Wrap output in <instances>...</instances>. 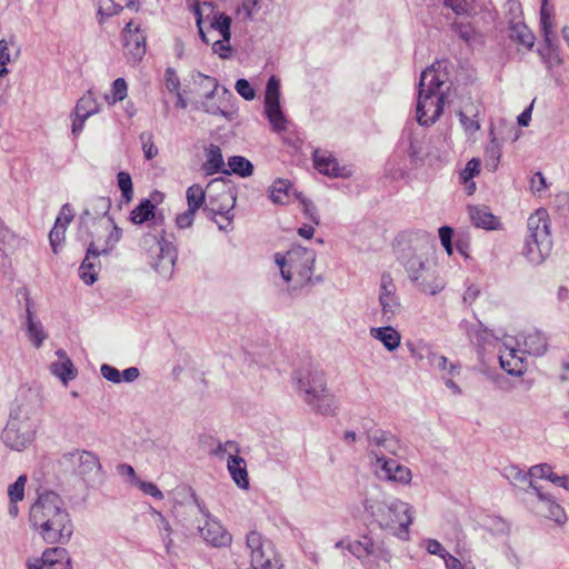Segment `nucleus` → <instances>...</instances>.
<instances>
[{
    "mask_svg": "<svg viewBox=\"0 0 569 569\" xmlns=\"http://www.w3.org/2000/svg\"><path fill=\"white\" fill-rule=\"evenodd\" d=\"M218 90L208 89L203 92L204 100L202 101V109L210 114L213 116H222L227 117L226 111H223L219 106L212 102L213 97L216 96Z\"/></svg>",
    "mask_w": 569,
    "mask_h": 569,
    "instance_id": "nucleus-47",
    "label": "nucleus"
},
{
    "mask_svg": "<svg viewBox=\"0 0 569 569\" xmlns=\"http://www.w3.org/2000/svg\"><path fill=\"white\" fill-rule=\"evenodd\" d=\"M502 475H503V477H506L512 483L519 482V483L527 485L528 489H525L526 492H529V490H531L533 492L535 488H538V486H536L533 483L532 479H530L529 471L526 472V471H523L522 469H520L517 466L506 467L503 469V473Z\"/></svg>",
    "mask_w": 569,
    "mask_h": 569,
    "instance_id": "nucleus-36",
    "label": "nucleus"
},
{
    "mask_svg": "<svg viewBox=\"0 0 569 569\" xmlns=\"http://www.w3.org/2000/svg\"><path fill=\"white\" fill-rule=\"evenodd\" d=\"M193 81L198 87H200L202 89L203 92L208 89L218 90V88H219V82L216 78L206 76L201 72H198L193 77Z\"/></svg>",
    "mask_w": 569,
    "mask_h": 569,
    "instance_id": "nucleus-54",
    "label": "nucleus"
},
{
    "mask_svg": "<svg viewBox=\"0 0 569 569\" xmlns=\"http://www.w3.org/2000/svg\"><path fill=\"white\" fill-rule=\"evenodd\" d=\"M56 355L59 360L50 365L51 373L60 378L63 383L73 380L77 376V370L67 352L63 349H59L56 351Z\"/></svg>",
    "mask_w": 569,
    "mask_h": 569,
    "instance_id": "nucleus-25",
    "label": "nucleus"
},
{
    "mask_svg": "<svg viewBox=\"0 0 569 569\" xmlns=\"http://www.w3.org/2000/svg\"><path fill=\"white\" fill-rule=\"evenodd\" d=\"M366 553L367 557H375L385 562H390L392 555L386 547L383 541H375L372 537L365 536Z\"/></svg>",
    "mask_w": 569,
    "mask_h": 569,
    "instance_id": "nucleus-34",
    "label": "nucleus"
},
{
    "mask_svg": "<svg viewBox=\"0 0 569 569\" xmlns=\"http://www.w3.org/2000/svg\"><path fill=\"white\" fill-rule=\"evenodd\" d=\"M379 305L386 322H390L400 312L401 303L396 283L389 272H383L379 283Z\"/></svg>",
    "mask_w": 569,
    "mask_h": 569,
    "instance_id": "nucleus-14",
    "label": "nucleus"
},
{
    "mask_svg": "<svg viewBox=\"0 0 569 569\" xmlns=\"http://www.w3.org/2000/svg\"><path fill=\"white\" fill-rule=\"evenodd\" d=\"M528 237L538 242V253H531V259L536 262H543L549 256L552 248V240L550 234L549 214L545 209L536 210L528 218Z\"/></svg>",
    "mask_w": 569,
    "mask_h": 569,
    "instance_id": "nucleus-9",
    "label": "nucleus"
},
{
    "mask_svg": "<svg viewBox=\"0 0 569 569\" xmlns=\"http://www.w3.org/2000/svg\"><path fill=\"white\" fill-rule=\"evenodd\" d=\"M236 91L246 100H253L256 97V91L252 86L246 79H238L236 82Z\"/></svg>",
    "mask_w": 569,
    "mask_h": 569,
    "instance_id": "nucleus-56",
    "label": "nucleus"
},
{
    "mask_svg": "<svg viewBox=\"0 0 569 569\" xmlns=\"http://www.w3.org/2000/svg\"><path fill=\"white\" fill-rule=\"evenodd\" d=\"M264 113L274 131L287 130V119L280 106V81L274 76L269 78L266 86Z\"/></svg>",
    "mask_w": 569,
    "mask_h": 569,
    "instance_id": "nucleus-11",
    "label": "nucleus"
},
{
    "mask_svg": "<svg viewBox=\"0 0 569 569\" xmlns=\"http://www.w3.org/2000/svg\"><path fill=\"white\" fill-rule=\"evenodd\" d=\"M253 173V164L242 156H232L228 159V168L223 174H237L241 178L250 177Z\"/></svg>",
    "mask_w": 569,
    "mask_h": 569,
    "instance_id": "nucleus-33",
    "label": "nucleus"
},
{
    "mask_svg": "<svg viewBox=\"0 0 569 569\" xmlns=\"http://www.w3.org/2000/svg\"><path fill=\"white\" fill-rule=\"evenodd\" d=\"M186 198L188 209L197 212L206 202V191L200 184L194 183L187 189Z\"/></svg>",
    "mask_w": 569,
    "mask_h": 569,
    "instance_id": "nucleus-39",
    "label": "nucleus"
},
{
    "mask_svg": "<svg viewBox=\"0 0 569 569\" xmlns=\"http://www.w3.org/2000/svg\"><path fill=\"white\" fill-rule=\"evenodd\" d=\"M118 187L121 190V197L126 202H130L133 197L132 179L128 172L120 171L117 176Z\"/></svg>",
    "mask_w": 569,
    "mask_h": 569,
    "instance_id": "nucleus-43",
    "label": "nucleus"
},
{
    "mask_svg": "<svg viewBox=\"0 0 569 569\" xmlns=\"http://www.w3.org/2000/svg\"><path fill=\"white\" fill-rule=\"evenodd\" d=\"M399 261L412 286L421 293L436 296L443 290L445 282L437 268L421 252L408 247L402 250Z\"/></svg>",
    "mask_w": 569,
    "mask_h": 569,
    "instance_id": "nucleus-4",
    "label": "nucleus"
},
{
    "mask_svg": "<svg viewBox=\"0 0 569 569\" xmlns=\"http://www.w3.org/2000/svg\"><path fill=\"white\" fill-rule=\"evenodd\" d=\"M26 313H27L28 338L36 348H39L43 343V341L47 339L48 336L43 329L42 323L40 321L34 320L32 311H31V302H30L29 298H27Z\"/></svg>",
    "mask_w": 569,
    "mask_h": 569,
    "instance_id": "nucleus-29",
    "label": "nucleus"
},
{
    "mask_svg": "<svg viewBox=\"0 0 569 569\" xmlns=\"http://www.w3.org/2000/svg\"><path fill=\"white\" fill-rule=\"evenodd\" d=\"M227 467L236 485L241 489H248L249 479L244 459L238 455H230Z\"/></svg>",
    "mask_w": 569,
    "mask_h": 569,
    "instance_id": "nucleus-28",
    "label": "nucleus"
},
{
    "mask_svg": "<svg viewBox=\"0 0 569 569\" xmlns=\"http://www.w3.org/2000/svg\"><path fill=\"white\" fill-rule=\"evenodd\" d=\"M29 569H71V566L67 550L53 547L44 550L41 559L30 565Z\"/></svg>",
    "mask_w": 569,
    "mask_h": 569,
    "instance_id": "nucleus-19",
    "label": "nucleus"
},
{
    "mask_svg": "<svg viewBox=\"0 0 569 569\" xmlns=\"http://www.w3.org/2000/svg\"><path fill=\"white\" fill-rule=\"evenodd\" d=\"M124 54L128 61L136 64L142 60L146 54V36L142 33L128 34L122 38Z\"/></svg>",
    "mask_w": 569,
    "mask_h": 569,
    "instance_id": "nucleus-24",
    "label": "nucleus"
},
{
    "mask_svg": "<svg viewBox=\"0 0 569 569\" xmlns=\"http://www.w3.org/2000/svg\"><path fill=\"white\" fill-rule=\"evenodd\" d=\"M525 352L531 356H542L547 351L548 340L538 330H530L521 336Z\"/></svg>",
    "mask_w": 569,
    "mask_h": 569,
    "instance_id": "nucleus-26",
    "label": "nucleus"
},
{
    "mask_svg": "<svg viewBox=\"0 0 569 569\" xmlns=\"http://www.w3.org/2000/svg\"><path fill=\"white\" fill-rule=\"evenodd\" d=\"M346 549H348L358 559L367 558L366 545H365V536H362L361 539H359V540H355L352 542H349L346 546Z\"/></svg>",
    "mask_w": 569,
    "mask_h": 569,
    "instance_id": "nucleus-58",
    "label": "nucleus"
},
{
    "mask_svg": "<svg viewBox=\"0 0 569 569\" xmlns=\"http://www.w3.org/2000/svg\"><path fill=\"white\" fill-rule=\"evenodd\" d=\"M140 140L142 143V150L146 159H153L158 154V148L154 146L152 141V134L149 132H142L140 134Z\"/></svg>",
    "mask_w": 569,
    "mask_h": 569,
    "instance_id": "nucleus-52",
    "label": "nucleus"
},
{
    "mask_svg": "<svg viewBox=\"0 0 569 569\" xmlns=\"http://www.w3.org/2000/svg\"><path fill=\"white\" fill-rule=\"evenodd\" d=\"M363 508L380 529L391 532L401 540L409 539V527L413 522L412 506L398 498L390 500L366 499Z\"/></svg>",
    "mask_w": 569,
    "mask_h": 569,
    "instance_id": "nucleus-3",
    "label": "nucleus"
},
{
    "mask_svg": "<svg viewBox=\"0 0 569 569\" xmlns=\"http://www.w3.org/2000/svg\"><path fill=\"white\" fill-rule=\"evenodd\" d=\"M108 220L112 224V229L106 238L103 246L100 249L98 248L99 254L104 256L110 254L122 238V229L114 223L113 218L109 217Z\"/></svg>",
    "mask_w": 569,
    "mask_h": 569,
    "instance_id": "nucleus-40",
    "label": "nucleus"
},
{
    "mask_svg": "<svg viewBox=\"0 0 569 569\" xmlns=\"http://www.w3.org/2000/svg\"><path fill=\"white\" fill-rule=\"evenodd\" d=\"M490 142L486 147V156L488 158L487 166L491 167L492 170H496L501 157V147L493 134V130H490Z\"/></svg>",
    "mask_w": 569,
    "mask_h": 569,
    "instance_id": "nucleus-41",
    "label": "nucleus"
},
{
    "mask_svg": "<svg viewBox=\"0 0 569 569\" xmlns=\"http://www.w3.org/2000/svg\"><path fill=\"white\" fill-rule=\"evenodd\" d=\"M203 170L208 176L223 173L226 170L222 151L219 146L210 144L206 148V161Z\"/></svg>",
    "mask_w": 569,
    "mask_h": 569,
    "instance_id": "nucleus-31",
    "label": "nucleus"
},
{
    "mask_svg": "<svg viewBox=\"0 0 569 569\" xmlns=\"http://www.w3.org/2000/svg\"><path fill=\"white\" fill-rule=\"evenodd\" d=\"M346 549H348L358 559L367 558L366 545H365V536H362L361 539H359V540H355L352 542H349L346 546Z\"/></svg>",
    "mask_w": 569,
    "mask_h": 569,
    "instance_id": "nucleus-59",
    "label": "nucleus"
},
{
    "mask_svg": "<svg viewBox=\"0 0 569 569\" xmlns=\"http://www.w3.org/2000/svg\"><path fill=\"white\" fill-rule=\"evenodd\" d=\"M445 99V94L431 93L430 89L418 90L416 116L419 124H433L443 112Z\"/></svg>",
    "mask_w": 569,
    "mask_h": 569,
    "instance_id": "nucleus-12",
    "label": "nucleus"
},
{
    "mask_svg": "<svg viewBox=\"0 0 569 569\" xmlns=\"http://www.w3.org/2000/svg\"><path fill=\"white\" fill-rule=\"evenodd\" d=\"M469 217L477 228L496 230L499 227L498 218L486 207L469 206Z\"/></svg>",
    "mask_w": 569,
    "mask_h": 569,
    "instance_id": "nucleus-27",
    "label": "nucleus"
},
{
    "mask_svg": "<svg viewBox=\"0 0 569 569\" xmlns=\"http://www.w3.org/2000/svg\"><path fill=\"white\" fill-rule=\"evenodd\" d=\"M166 88L170 92H178L180 90V79L177 71L172 67H168L164 71Z\"/></svg>",
    "mask_w": 569,
    "mask_h": 569,
    "instance_id": "nucleus-55",
    "label": "nucleus"
},
{
    "mask_svg": "<svg viewBox=\"0 0 569 569\" xmlns=\"http://www.w3.org/2000/svg\"><path fill=\"white\" fill-rule=\"evenodd\" d=\"M367 439L368 445L371 448L370 452L376 459V463H378V452L382 457H387L386 455L396 456L401 449L399 439L389 431L381 429L368 431Z\"/></svg>",
    "mask_w": 569,
    "mask_h": 569,
    "instance_id": "nucleus-15",
    "label": "nucleus"
},
{
    "mask_svg": "<svg viewBox=\"0 0 569 569\" xmlns=\"http://www.w3.org/2000/svg\"><path fill=\"white\" fill-rule=\"evenodd\" d=\"M191 497L194 503L197 505L199 511L206 518L204 525L198 527L199 532L201 537L204 539V541L217 548L229 546L232 541L231 535L221 526L220 522L211 518V515L206 508V506L198 499V497L193 492Z\"/></svg>",
    "mask_w": 569,
    "mask_h": 569,
    "instance_id": "nucleus-13",
    "label": "nucleus"
},
{
    "mask_svg": "<svg viewBox=\"0 0 569 569\" xmlns=\"http://www.w3.org/2000/svg\"><path fill=\"white\" fill-rule=\"evenodd\" d=\"M100 372H101V376L110 381V382H113V383H120L121 382V372L110 366V365H102L101 368H100Z\"/></svg>",
    "mask_w": 569,
    "mask_h": 569,
    "instance_id": "nucleus-60",
    "label": "nucleus"
},
{
    "mask_svg": "<svg viewBox=\"0 0 569 569\" xmlns=\"http://www.w3.org/2000/svg\"><path fill=\"white\" fill-rule=\"evenodd\" d=\"M427 357L430 366H432L436 369H439L441 371H448L450 375H453V372L457 369V366L453 363H450V366H448V359L445 356L438 355L432 351H428Z\"/></svg>",
    "mask_w": 569,
    "mask_h": 569,
    "instance_id": "nucleus-46",
    "label": "nucleus"
},
{
    "mask_svg": "<svg viewBox=\"0 0 569 569\" xmlns=\"http://www.w3.org/2000/svg\"><path fill=\"white\" fill-rule=\"evenodd\" d=\"M313 164L320 173L331 178H348L351 174L347 167H340L337 159L327 151L315 150Z\"/></svg>",
    "mask_w": 569,
    "mask_h": 569,
    "instance_id": "nucleus-18",
    "label": "nucleus"
},
{
    "mask_svg": "<svg viewBox=\"0 0 569 569\" xmlns=\"http://www.w3.org/2000/svg\"><path fill=\"white\" fill-rule=\"evenodd\" d=\"M533 493L539 500V511L547 518L553 520L558 525H563L567 521V513L565 509L555 500V498L547 492H543L540 487L535 488Z\"/></svg>",
    "mask_w": 569,
    "mask_h": 569,
    "instance_id": "nucleus-21",
    "label": "nucleus"
},
{
    "mask_svg": "<svg viewBox=\"0 0 569 569\" xmlns=\"http://www.w3.org/2000/svg\"><path fill=\"white\" fill-rule=\"evenodd\" d=\"M377 455L378 463H376V467L379 468V470H377L379 478L401 485L410 483L412 473L408 467L399 463L395 459L382 457L379 452Z\"/></svg>",
    "mask_w": 569,
    "mask_h": 569,
    "instance_id": "nucleus-16",
    "label": "nucleus"
},
{
    "mask_svg": "<svg viewBox=\"0 0 569 569\" xmlns=\"http://www.w3.org/2000/svg\"><path fill=\"white\" fill-rule=\"evenodd\" d=\"M140 246L150 254H157L152 268L163 278L171 277L177 260V250L173 243L166 238L163 227H152V231L144 233L141 238Z\"/></svg>",
    "mask_w": 569,
    "mask_h": 569,
    "instance_id": "nucleus-6",
    "label": "nucleus"
},
{
    "mask_svg": "<svg viewBox=\"0 0 569 569\" xmlns=\"http://www.w3.org/2000/svg\"><path fill=\"white\" fill-rule=\"evenodd\" d=\"M258 7V0H242L238 13L246 19H251Z\"/></svg>",
    "mask_w": 569,
    "mask_h": 569,
    "instance_id": "nucleus-64",
    "label": "nucleus"
},
{
    "mask_svg": "<svg viewBox=\"0 0 569 569\" xmlns=\"http://www.w3.org/2000/svg\"><path fill=\"white\" fill-rule=\"evenodd\" d=\"M122 7L116 4L112 0H100L98 14L101 17L100 22H103V18L116 16L120 12Z\"/></svg>",
    "mask_w": 569,
    "mask_h": 569,
    "instance_id": "nucleus-50",
    "label": "nucleus"
},
{
    "mask_svg": "<svg viewBox=\"0 0 569 569\" xmlns=\"http://www.w3.org/2000/svg\"><path fill=\"white\" fill-rule=\"evenodd\" d=\"M27 483V476L21 475L17 478V480L9 486L8 488V496L10 499V502H19L24 497V487Z\"/></svg>",
    "mask_w": 569,
    "mask_h": 569,
    "instance_id": "nucleus-44",
    "label": "nucleus"
},
{
    "mask_svg": "<svg viewBox=\"0 0 569 569\" xmlns=\"http://www.w3.org/2000/svg\"><path fill=\"white\" fill-rule=\"evenodd\" d=\"M99 111V106L93 97L92 91H88L81 97L74 108V114L89 118Z\"/></svg>",
    "mask_w": 569,
    "mask_h": 569,
    "instance_id": "nucleus-38",
    "label": "nucleus"
},
{
    "mask_svg": "<svg viewBox=\"0 0 569 569\" xmlns=\"http://www.w3.org/2000/svg\"><path fill=\"white\" fill-rule=\"evenodd\" d=\"M196 211L187 209L183 213L176 217V224L179 229H186L192 226Z\"/></svg>",
    "mask_w": 569,
    "mask_h": 569,
    "instance_id": "nucleus-63",
    "label": "nucleus"
},
{
    "mask_svg": "<svg viewBox=\"0 0 569 569\" xmlns=\"http://www.w3.org/2000/svg\"><path fill=\"white\" fill-rule=\"evenodd\" d=\"M130 220L134 224H142L150 221L151 227H163V214L156 213V206L149 199L142 200L131 212Z\"/></svg>",
    "mask_w": 569,
    "mask_h": 569,
    "instance_id": "nucleus-23",
    "label": "nucleus"
},
{
    "mask_svg": "<svg viewBox=\"0 0 569 569\" xmlns=\"http://www.w3.org/2000/svg\"><path fill=\"white\" fill-rule=\"evenodd\" d=\"M509 37L512 41L530 50L535 44V36L530 29L521 21L510 22Z\"/></svg>",
    "mask_w": 569,
    "mask_h": 569,
    "instance_id": "nucleus-32",
    "label": "nucleus"
},
{
    "mask_svg": "<svg viewBox=\"0 0 569 569\" xmlns=\"http://www.w3.org/2000/svg\"><path fill=\"white\" fill-rule=\"evenodd\" d=\"M246 545L250 553L248 569H273L274 549L270 540L258 531H251L247 535Z\"/></svg>",
    "mask_w": 569,
    "mask_h": 569,
    "instance_id": "nucleus-10",
    "label": "nucleus"
},
{
    "mask_svg": "<svg viewBox=\"0 0 569 569\" xmlns=\"http://www.w3.org/2000/svg\"><path fill=\"white\" fill-rule=\"evenodd\" d=\"M480 160L472 158L466 164V168L460 172V179L463 183H468L475 178L480 171Z\"/></svg>",
    "mask_w": 569,
    "mask_h": 569,
    "instance_id": "nucleus-51",
    "label": "nucleus"
},
{
    "mask_svg": "<svg viewBox=\"0 0 569 569\" xmlns=\"http://www.w3.org/2000/svg\"><path fill=\"white\" fill-rule=\"evenodd\" d=\"M31 527L47 543L68 542L73 523L62 498L53 491L40 493L29 511Z\"/></svg>",
    "mask_w": 569,
    "mask_h": 569,
    "instance_id": "nucleus-1",
    "label": "nucleus"
},
{
    "mask_svg": "<svg viewBox=\"0 0 569 569\" xmlns=\"http://www.w3.org/2000/svg\"><path fill=\"white\" fill-rule=\"evenodd\" d=\"M293 193H295V197L298 200H300V202L303 206V214L308 219H310L315 224H319L320 223V219H319V214H318L317 208L313 204V202L308 200L307 198H305L300 192H296L295 191Z\"/></svg>",
    "mask_w": 569,
    "mask_h": 569,
    "instance_id": "nucleus-48",
    "label": "nucleus"
},
{
    "mask_svg": "<svg viewBox=\"0 0 569 569\" xmlns=\"http://www.w3.org/2000/svg\"><path fill=\"white\" fill-rule=\"evenodd\" d=\"M111 93V97L106 94V100L109 104H114L126 99L128 86L123 78H118L112 82Z\"/></svg>",
    "mask_w": 569,
    "mask_h": 569,
    "instance_id": "nucleus-42",
    "label": "nucleus"
},
{
    "mask_svg": "<svg viewBox=\"0 0 569 569\" xmlns=\"http://www.w3.org/2000/svg\"><path fill=\"white\" fill-rule=\"evenodd\" d=\"M452 234H453V230H452V228H450L448 226H443L439 229V238H440L441 244L443 246V248L446 249L448 254L452 253V241H451Z\"/></svg>",
    "mask_w": 569,
    "mask_h": 569,
    "instance_id": "nucleus-61",
    "label": "nucleus"
},
{
    "mask_svg": "<svg viewBox=\"0 0 569 569\" xmlns=\"http://www.w3.org/2000/svg\"><path fill=\"white\" fill-rule=\"evenodd\" d=\"M100 256L96 242L91 241L87 248L86 257L79 267V277L88 286L93 284L98 279V272L101 268Z\"/></svg>",
    "mask_w": 569,
    "mask_h": 569,
    "instance_id": "nucleus-20",
    "label": "nucleus"
},
{
    "mask_svg": "<svg viewBox=\"0 0 569 569\" xmlns=\"http://www.w3.org/2000/svg\"><path fill=\"white\" fill-rule=\"evenodd\" d=\"M137 487L144 495L151 496V497L156 498L157 500H162L163 499V493L159 490V488L153 482L143 481V480L140 479V481L138 482Z\"/></svg>",
    "mask_w": 569,
    "mask_h": 569,
    "instance_id": "nucleus-57",
    "label": "nucleus"
},
{
    "mask_svg": "<svg viewBox=\"0 0 569 569\" xmlns=\"http://www.w3.org/2000/svg\"><path fill=\"white\" fill-rule=\"evenodd\" d=\"M530 479L532 477L540 478V479H547L550 482H552L553 477L556 473L552 471V467L548 463H540L532 466L529 469Z\"/></svg>",
    "mask_w": 569,
    "mask_h": 569,
    "instance_id": "nucleus-49",
    "label": "nucleus"
},
{
    "mask_svg": "<svg viewBox=\"0 0 569 569\" xmlns=\"http://www.w3.org/2000/svg\"><path fill=\"white\" fill-rule=\"evenodd\" d=\"M66 229L63 224L54 223L53 228L49 233L50 246L54 253L58 252V248L64 239Z\"/></svg>",
    "mask_w": 569,
    "mask_h": 569,
    "instance_id": "nucleus-53",
    "label": "nucleus"
},
{
    "mask_svg": "<svg viewBox=\"0 0 569 569\" xmlns=\"http://www.w3.org/2000/svg\"><path fill=\"white\" fill-rule=\"evenodd\" d=\"M231 18L224 13H219L214 16L212 28L218 30L224 40H230L231 38Z\"/></svg>",
    "mask_w": 569,
    "mask_h": 569,
    "instance_id": "nucleus-45",
    "label": "nucleus"
},
{
    "mask_svg": "<svg viewBox=\"0 0 569 569\" xmlns=\"http://www.w3.org/2000/svg\"><path fill=\"white\" fill-rule=\"evenodd\" d=\"M37 425L28 410L18 406L11 410L1 439L7 447L21 451L33 441Z\"/></svg>",
    "mask_w": 569,
    "mask_h": 569,
    "instance_id": "nucleus-7",
    "label": "nucleus"
},
{
    "mask_svg": "<svg viewBox=\"0 0 569 569\" xmlns=\"http://www.w3.org/2000/svg\"><path fill=\"white\" fill-rule=\"evenodd\" d=\"M292 379L298 395L316 412L330 416L338 408L335 396L327 388L325 373L312 363L295 370Z\"/></svg>",
    "mask_w": 569,
    "mask_h": 569,
    "instance_id": "nucleus-2",
    "label": "nucleus"
},
{
    "mask_svg": "<svg viewBox=\"0 0 569 569\" xmlns=\"http://www.w3.org/2000/svg\"><path fill=\"white\" fill-rule=\"evenodd\" d=\"M459 123L468 138H475V134L481 129L483 113L481 103L478 101H467L457 111Z\"/></svg>",
    "mask_w": 569,
    "mask_h": 569,
    "instance_id": "nucleus-17",
    "label": "nucleus"
},
{
    "mask_svg": "<svg viewBox=\"0 0 569 569\" xmlns=\"http://www.w3.org/2000/svg\"><path fill=\"white\" fill-rule=\"evenodd\" d=\"M274 262L284 281L296 280L300 286H305L311 281L316 252L312 249L293 246L286 253L277 252Z\"/></svg>",
    "mask_w": 569,
    "mask_h": 569,
    "instance_id": "nucleus-5",
    "label": "nucleus"
},
{
    "mask_svg": "<svg viewBox=\"0 0 569 569\" xmlns=\"http://www.w3.org/2000/svg\"><path fill=\"white\" fill-rule=\"evenodd\" d=\"M290 181L286 179H278L270 187V199L276 204H284L290 200Z\"/></svg>",
    "mask_w": 569,
    "mask_h": 569,
    "instance_id": "nucleus-35",
    "label": "nucleus"
},
{
    "mask_svg": "<svg viewBox=\"0 0 569 569\" xmlns=\"http://www.w3.org/2000/svg\"><path fill=\"white\" fill-rule=\"evenodd\" d=\"M501 368L511 376H520L522 373V360L516 355V350L511 349L506 355L499 357Z\"/></svg>",
    "mask_w": 569,
    "mask_h": 569,
    "instance_id": "nucleus-37",
    "label": "nucleus"
},
{
    "mask_svg": "<svg viewBox=\"0 0 569 569\" xmlns=\"http://www.w3.org/2000/svg\"><path fill=\"white\" fill-rule=\"evenodd\" d=\"M370 336L379 340L388 351H393L400 346L401 336L390 326L371 328Z\"/></svg>",
    "mask_w": 569,
    "mask_h": 569,
    "instance_id": "nucleus-30",
    "label": "nucleus"
},
{
    "mask_svg": "<svg viewBox=\"0 0 569 569\" xmlns=\"http://www.w3.org/2000/svg\"><path fill=\"white\" fill-rule=\"evenodd\" d=\"M440 69L441 63L436 62L423 70L420 77L418 90L430 89L431 93L445 94L441 88L448 80V74Z\"/></svg>",
    "mask_w": 569,
    "mask_h": 569,
    "instance_id": "nucleus-22",
    "label": "nucleus"
},
{
    "mask_svg": "<svg viewBox=\"0 0 569 569\" xmlns=\"http://www.w3.org/2000/svg\"><path fill=\"white\" fill-rule=\"evenodd\" d=\"M426 550L430 555L439 556L443 560L449 555V552L443 548V546L436 539H428L426 541Z\"/></svg>",
    "mask_w": 569,
    "mask_h": 569,
    "instance_id": "nucleus-62",
    "label": "nucleus"
},
{
    "mask_svg": "<svg viewBox=\"0 0 569 569\" xmlns=\"http://www.w3.org/2000/svg\"><path fill=\"white\" fill-rule=\"evenodd\" d=\"M61 463L72 469L88 486L103 479L102 466L97 455L87 450H74L62 456Z\"/></svg>",
    "mask_w": 569,
    "mask_h": 569,
    "instance_id": "nucleus-8",
    "label": "nucleus"
}]
</instances>
